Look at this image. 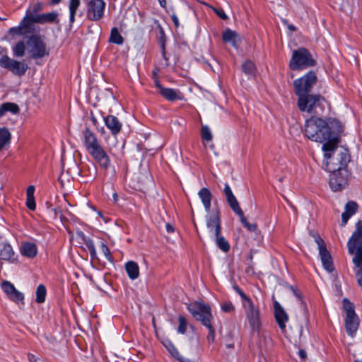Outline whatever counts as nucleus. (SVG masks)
<instances>
[{"label":"nucleus","mask_w":362,"mask_h":362,"mask_svg":"<svg viewBox=\"0 0 362 362\" xmlns=\"http://www.w3.org/2000/svg\"><path fill=\"white\" fill-rule=\"evenodd\" d=\"M342 131L341 122L332 118L327 120L320 117H311L305 124V134L311 141L323 143L322 149L332 148L336 143H339L340 134Z\"/></svg>","instance_id":"nucleus-1"},{"label":"nucleus","mask_w":362,"mask_h":362,"mask_svg":"<svg viewBox=\"0 0 362 362\" xmlns=\"http://www.w3.org/2000/svg\"><path fill=\"white\" fill-rule=\"evenodd\" d=\"M347 249L350 255H354L352 259L354 271L357 282L362 288V221H358L356 229L347 242Z\"/></svg>","instance_id":"nucleus-2"},{"label":"nucleus","mask_w":362,"mask_h":362,"mask_svg":"<svg viewBox=\"0 0 362 362\" xmlns=\"http://www.w3.org/2000/svg\"><path fill=\"white\" fill-rule=\"evenodd\" d=\"M339 143H336L329 149L322 150L325 158V170H335L347 169L350 157L346 149H339Z\"/></svg>","instance_id":"nucleus-3"},{"label":"nucleus","mask_w":362,"mask_h":362,"mask_svg":"<svg viewBox=\"0 0 362 362\" xmlns=\"http://www.w3.org/2000/svg\"><path fill=\"white\" fill-rule=\"evenodd\" d=\"M233 288L240 297L242 306L250 327L254 330L258 329L260 325V310L258 305L255 304L237 284H233Z\"/></svg>","instance_id":"nucleus-4"},{"label":"nucleus","mask_w":362,"mask_h":362,"mask_svg":"<svg viewBox=\"0 0 362 362\" xmlns=\"http://www.w3.org/2000/svg\"><path fill=\"white\" fill-rule=\"evenodd\" d=\"M325 103V98L319 94H307L298 98L299 110L310 114H322Z\"/></svg>","instance_id":"nucleus-5"},{"label":"nucleus","mask_w":362,"mask_h":362,"mask_svg":"<svg viewBox=\"0 0 362 362\" xmlns=\"http://www.w3.org/2000/svg\"><path fill=\"white\" fill-rule=\"evenodd\" d=\"M316 64L310 52L304 47L298 48L292 53L289 62V68L291 70H303Z\"/></svg>","instance_id":"nucleus-6"},{"label":"nucleus","mask_w":362,"mask_h":362,"mask_svg":"<svg viewBox=\"0 0 362 362\" xmlns=\"http://www.w3.org/2000/svg\"><path fill=\"white\" fill-rule=\"evenodd\" d=\"M28 52L33 59L48 57L49 51L43 38L40 35L30 36L26 42Z\"/></svg>","instance_id":"nucleus-7"},{"label":"nucleus","mask_w":362,"mask_h":362,"mask_svg":"<svg viewBox=\"0 0 362 362\" xmlns=\"http://www.w3.org/2000/svg\"><path fill=\"white\" fill-rule=\"evenodd\" d=\"M317 81V78L315 72L313 71H308L304 76L293 81L295 93L298 97L309 94L316 84Z\"/></svg>","instance_id":"nucleus-8"},{"label":"nucleus","mask_w":362,"mask_h":362,"mask_svg":"<svg viewBox=\"0 0 362 362\" xmlns=\"http://www.w3.org/2000/svg\"><path fill=\"white\" fill-rule=\"evenodd\" d=\"M188 310L192 315L199 321L203 326L211 322L213 315L211 307L202 302H195L188 306Z\"/></svg>","instance_id":"nucleus-9"},{"label":"nucleus","mask_w":362,"mask_h":362,"mask_svg":"<svg viewBox=\"0 0 362 362\" xmlns=\"http://www.w3.org/2000/svg\"><path fill=\"white\" fill-rule=\"evenodd\" d=\"M329 175V186L334 192L340 191L348 185L349 173L347 169L327 170Z\"/></svg>","instance_id":"nucleus-10"},{"label":"nucleus","mask_w":362,"mask_h":362,"mask_svg":"<svg viewBox=\"0 0 362 362\" xmlns=\"http://www.w3.org/2000/svg\"><path fill=\"white\" fill-rule=\"evenodd\" d=\"M0 66L11 71L14 75L21 76L28 69L25 63L14 60L7 55H3L0 58Z\"/></svg>","instance_id":"nucleus-11"},{"label":"nucleus","mask_w":362,"mask_h":362,"mask_svg":"<svg viewBox=\"0 0 362 362\" xmlns=\"http://www.w3.org/2000/svg\"><path fill=\"white\" fill-rule=\"evenodd\" d=\"M206 225L209 233L214 235L221 234V215L218 209H214L206 216Z\"/></svg>","instance_id":"nucleus-12"},{"label":"nucleus","mask_w":362,"mask_h":362,"mask_svg":"<svg viewBox=\"0 0 362 362\" xmlns=\"http://www.w3.org/2000/svg\"><path fill=\"white\" fill-rule=\"evenodd\" d=\"M105 3L103 0H90L88 4L87 18L93 21H97L104 15Z\"/></svg>","instance_id":"nucleus-13"},{"label":"nucleus","mask_w":362,"mask_h":362,"mask_svg":"<svg viewBox=\"0 0 362 362\" xmlns=\"http://www.w3.org/2000/svg\"><path fill=\"white\" fill-rule=\"evenodd\" d=\"M82 134V144L88 153L102 146L97 135L88 127H86Z\"/></svg>","instance_id":"nucleus-14"},{"label":"nucleus","mask_w":362,"mask_h":362,"mask_svg":"<svg viewBox=\"0 0 362 362\" xmlns=\"http://www.w3.org/2000/svg\"><path fill=\"white\" fill-rule=\"evenodd\" d=\"M1 289L6 293L7 297L16 303L24 304V295L18 291L14 285L8 281H4L1 283Z\"/></svg>","instance_id":"nucleus-15"},{"label":"nucleus","mask_w":362,"mask_h":362,"mask_svg":"<svg viewBox=\"0 0 362 362\" xmlns=\"http://www.w3.org/2000/svg\"><path fill=\"white\" fill-rule=\"evenodd\" d=\"M89 154L101 168L107 170L110 167V158L103 146L90 152Z\"/></svg>","instance_id":"nucleus-16"},{"label":"nucleus","mask_w":362,"mask_h":362,"mask_svg":"<svg viewBox=\"0 0 362 362\" xmlns=\"http://www.w3.org/2000/svg\"><path fill=\"white\" fill-rule=\"evenodd\" d=\"M274 316L276 321L279 326L281 332H286V323L288 321V316L284 309L281 307L279 302H274Z\"/></svg>","instance_id":"nucleus-17"},{"label":"nucleus","mask_w":362,"mask_h":362,"mask_svg":"<svg viewBox=\"0 0 362 362\" xmlns=\"http://www.w3.org/2000/svg\"><path fill=\"white\" fill-rule=\"evenodd\" d=\"M359 325V319L356 313L346 315L345 328L347 334L353 337Z\"/></svg>","instance_id":"nucleus-18"},{"label":"nucleus","mask_w":362,"mask_h":362,"mask_svg":"<svg viewBox=\"0 0 362 362\" xmlns=\"http://www.w3.org/2000/svg\"><path fill=\"white\" fill-rule=\"evenodd\" d=\"M105 124L114 136L118 134L122 129V124L115 115H107L104 118Z\"/></svg>","instance_id":"nucleus-19"},{"label":"nucleus","mask_w":362,"mask_h":362,"mask_svg":"<svg viewBox=\"0 0 362 362\" xmlns=\"http://www.w3.org/2000/svg\"><path fill=\"white\" fill-rule=\"evenodd\" d=\"M223 192L226 196V201L228 205L230 206V209L233 211V212L240 209L239 203L228 183L224 184Z\"/></svg>","instance_id":"nucleus-20"},{"label":"nucleus","mask_w":362,"mask_h":362,"mask_svg":"<svg viewBox=\"0 0 362 362\" xmlns=\"http://www.w3.org/2000/svg\"><path fill=\"white\" fill-rule=\"evenodd\" d=\"M358 204L354 201L348 202L344 206V211L341 214V224L345 226L349 219L356 213Z\"/></svg>","instance_id":"nucleus-21"},{"label":"nucleus","mask_w":362,"mask_h":362,"mask_svg":"<svg viewBox=\"0 0 362 362\" xmlns=\"http://www.w3.org/2000/svg\"><path fill=\"white\" fill-rule=\"evenodd\" d=\"M36 15L28 13V11H26V15L19 23L22 30L24 31V33L28 34L33 32L34 26L33 24L36 23V21H34Z\"/></svg>","instance_id":"nucleus-22"},{"label":"nucleus","mask_w":362,"mask_h":362,"mask_svg":"<svg viewBox=\"0 0 362 362\" xmlns=\"http://www.w3.org/2000/svg\"><path fill=\"white\" fill-rule=\"evenodd\" d=\"M159 93L168 101L181 100L183 98L182 93L179 90L173 88H164L159 91Z\"/></svg>","instance_id":"nucleus-23"},{"label":"nucleus","mask_w":362,"mask_h":362,"mask_svg":"<svg viewBox=\"0 0 362 362\" xmlns=\"http://www.w3.org/2000/svg\"><path fill=\"white\" fill-rule=\"evenodd\" d=\"M319 254L325 269L329 272H333L334 265L332 258L329 252L327 250V247L319 250Z\"/></svg>","instance_id":"nucleus-24"},{"label":"nucleus","mask_w":362,"mask_h":362,"mask_svg":"<svg viewBox=\"0 0 362 362\" xmlns=\"http://www.w3.org/2000/svg\"><path fill=\"white\" fill-rule=\"evenodd\" d=\"M198 196L204 205V209L207 213L210 212L212 194L206 187H202L198 192Z\"/></svg>","instance_id":"nucleus-25"},{"label":"nucleus","mask_w":362,"mask_h":362,"mask_svg":"<svg viewBox=\"0 0 362 362\" xmlns=\"http://www.w3.org/2000/svg\"><path fill=\"white\" fill-rule=\"evenodd\" d=\"M21 253L26 257L33 258L37 254V247L36 244L33 243H23L21 247Z\"/></svg>","instance_id":"nucleus-26"},{"label":"nucleus","mask_w":362,"mask_h":362,"mask_svg":"<svg viewBox=\"0 0 362 362\" xmlns=\"http://www.w3.org/2000/svg\"><path fill=\"white\" fill-rule=\"evenodd\" d=\"M165 349L170 353L172 357H173L175 360L179 362H191L189 358H185L182 356L177 349L175 346V345L170 341H168L164 344Z\"/></svg>","instance_id":"nucleus-27"},{"label":"nucleus","mask_w":362,"mask_h":362,"mask_svg":"<svg viewBox=\"0 0 362 362\" xmlns=\"http://www.w3.org/2000/svg\"><path fill=\"white\" fill-rule=\"evenodd\" d=\"M58 17V13L57 11H52L50 13H42L36 15V18L34 21L37 23L44 24L46 23H54L57 21Z\"/></svg>","instance_id":"nucleus-28"},{"label":"nucleus","mask_w":362,"mask_h":362,"mask_svg":"<svg viewBox=\"0 0 362 362\" xmlns=\"http://www.w3.org/2000/svg\"><path fill=\"white\" fill-rule=\"evenodd\" d=\"M19 107L17 104L11 102L4 103L0 105V117H4L7 112L13 115L19 112Z\"/></svg>","instance_id":"nucleus-29"},{"label":"nucleus","mask_w":362,"mask_h":362,"mask_svg":"<svg viewBox=\"0 0 362 362\" xmlns=\"http://www.w3.org/2000/svg\"><path fill=\"white\" fill-rule=\"evenodd\" d=\"M125 269L130 279L134 280L139 277V268L137 263H136L135 262H127L125 264Z\"/></svg>","instance_id":"nucleus-30"},{"label":"nucleus","mask_w":362,"mask_h":362,"mask_svg":"<svg viewBox=\"0 0 362 362\" xmlns=\"http://www.w3.org/2000/svg\"><path fill=\"white\" fill-rule=\"evenodd\" d=\"M238 37V33L229 28L226 29L222 35V39L224 42H229L234 47H237V37Z\"/></svg>","instance_id":"nucleus-31"},{"label":"nucleus","mask_w":362,"mask_h":362,"mask_svg":"<svg viewBox=\"0 0 362 362\" xmlns=\"http://www.w3.org/2000/svg\"><path fill=\"white\" fill-rule=\"evenodd\" d=\"M14 255V251L10 244L4 243L0 249V259L10 260Z\"/></svg>","instance_id":"nucleus-32"},{"label":"nucleus","mask_w":362,"mask_h":362,"mask_svg":"<svg viewBox=\"0 0 362 362\" xmlns=\"http://www.w3.org/2000/svg\"><path fill=\"white\" fill-rule=\"evenodd\" d=\"M234 213H235L239 217L241 223L243 225L245 228H246L249 231L255 232L257 229V226L255 223H250L247 218H245L244 213L243 210L239 209L238 210L235 211Z\"/></svg>","instance_id":"nucleus-33"},{"label":"nucleus","mask_w":362,"mask_h":362,"mask_svg":"<svg viewBox=\"0 0 362 362\" xmlns=\"http://www.w3.org/2000/svg\"><path fill=\"white\" fill-rule=\"evenodd\" d=\"M11 133L8 129L0 128V151L10 143Z\"/></svg>","instance_id":"nucleus-34"},{"label":"nucleus","mask_w":362,"mask_h":362,"mask_svg":"<svg viewBox=\"0 0 362 362\" xmlns=\"http://www.w3.org/2000/svg\"><path fill=\"white\" fill-rule=\"evenodd\" d=\"M81 5L80 0H69V23L73 24L75 21V15Z\"/></svg>","instance_id":"nucleus-35"},{"label":"nucleus","mask_w":362,"mask_h":362,"mask_svg":"<svg viewBox=\"0 0 362 362\" xmlns=\"http://www.w3.org/2000/svg\"><path fill=\"white\" fill-rule=\"evenodd\" d=\"M109 42L120 45L124 42V38L119 33L117 28L114 27L111 29Z\"/></svg>","instance_id":"nucleus-36"},{"label":"nucleus","mask_w":362,"mask_h":362,"mask_svg":"<svg viewBox=\"0 0 362 362\" xmlns=\"http://www.w3.org/2000/svg\"><path fill=\"white\" fill-rule=\"evenodd\" d=\"M214 236L215 237L217 247L224 252H228L230 247L229 243L226 240V238L223 236H221V234L215 235Z\"/></svg>","instance_id":"nucleus-37"},{"label":"nucleus","mask_w":362,"mask_h":362,"mask_svg":"<svg viewBox=\"0 0 362 362\" xmlns=\"http://www.w3.org/2000/svg\"><path fill=\"white\" fill-rule=\"evenodd\" d=\"M36 302L37 303H42L45 301L47 290L44 285L40 284L36 289Z\"/></svg>","instance_id":"nucleus-38"},{"label":"nucleus","mask_w":362,"mask_h":362,"mask_svg":"<svg viewBox=\"0 0 362 362\" xmlns=\"http://www.w3.org/2000/svg\"><path fill=\"white\" fill-rule=\"evenodd\" d=\"M25 46L23 41L18 42L13 47V54L18 57H23L25 54Z\"/></svg>","instance_id":"nucleus-39"},{"label":"nucleus","mask_w":362,"mask_h":362,"mask_svg":"<svg viewBox=\"0 0 362 362\" xmlns=\"http://www.w3.org/2000/svg\"><path fill=\"white\" fill-rule=\"evenodd\" d=\"M243 71L245 74L247 75H254L255 72V64L251 61H247L245 63H243Z\"/></svg>","instance_id":"nucleus-40"},{"label":"nucleus","mask_w":362,"mask_h":362,"mask_svg":"<svg viewBox=\"0 0 362 362\" xmlns=\"http://www.w3.org/2000/svg\"><path fill=\"white\" fill-rule=\"evenodd\" d=\"M78 235L82 238L83 243L86 246L88 251L95 248L93 240L86 236L83 232H78Z\"/></svg>","instance_id":"nucleus-41"},{"label":"nucleus","mask_w":362,"mask_h":362,"mask_svg":"<svg viewBox=\"0 0 362 362\" xmlns=\"http://www.w3.org/2000/svg\"><path fill=\"white\" fill-rule=\"evenodd\" d=\"M100 250L103 252V254L104 255L105 259L110 262H114V257L112 255V253L109 249V247H107V245L104 243L103 242H101V244H100Z\"/></svg>","instance_id":"nucleus-42"},{"label":"nucleus","mask_w":362,"mask_h":362,"mask_svg":"<svg viewBox=\"0 0 362 362\" xmlns=\"http://www.w3.org/2000/svg\"><path fill=\"white\" fill-rule=\"evenodd\" d=\"M310 235L313 236V238H314L315 243H317V245L318 246L319 250H321V249H323V248L326 247V245L325 243V241L323 240V239L317 233H314V232H311Z\"/></svg>","instance_id":"nucleus-43"},{"label":"nucleus","mask_w":362,"mask_h":362,"mask_svg":"<svg viewBox=\"0 0 362 362\" xmlns=\"http://www.w3.org/2000/svg\"><path fill=\"white\" fill-rule=\"evenodd\" d=\"M343 306L346 311V315L356 313L353 303H351L347 299H344L343 300Z\"/></svg>","instance_id":"nucleus-44"},{"label":"nucleus","mask_w":362,"mask_h":362,"mask_svg":"<svg viewBox=\"0 0 362 362\" xmlns=\"http://www.w3.org/2000/svg\"><path fill=\"white\" fill-rule=\"evenodd\" d=\"M202 138L206 141H209L212 139L211 130L207 126H203L202 127Z\"/></svg>","instance_id":"nucleus-45"},{"label":"nucleus","mask_w":362,"mask_h":362,"mask_svg":"<svg viewBox=\"0 0 362 362\" xmlns=\"http://www.w3.org/2000/svg\"><path fill=\"white\" fill-rule=\"evenodd\" d=\"M179 326L177 327V332L180 334H185L187 331V321L185 317L180 316L178 318Z\"/></svg>","instance_id":"nucleus-46"},{"label":"nucleus","mask_w":362,"mask_h":362,"mask_svg":"<svg viewBox=\"0 0 362 362\" xmlns=\"http://www.w3.org/2000/svg\"><path fill=\"white\" fill-rule=\"evenodd\" d=\"M209 329V334L206 337L209 342H214L215 339V329L211 325V322L209 325H204Z\"/></svg>","instance_id":"nucleus-47"},{"label":"nucleus","mask_w":362,"mask_h":362,"mask_svg":"<svg viewBox=\"0 0 362 362\" xmlns=\"http://www.w3.org/2000/svg\"><path fill=\"white\" fill-rule=\"evenodd\" d=\"M221 307V310L225 313H231L235 310V306L230 301L223 302Z\"/></svg>","instance_id":"nucleus-48"},{"label":"nucleus","mask_w":362,"mask_h":362,"mask_svg":"<svg viewBox=\"0 0 362 362\" xmlns=\"http://www.w3.org/2000/svg\"><path fill=\"white\" fill-rule=\"evenodd\" d=\"M43 8V4L41 2L35 3L28 11V13H33V15H38L37 13L42 11Z\"/></svg>","instance_id":"nucleus-49"},{"label":"nucleus","mask_w":362,"mask_h":362,"mask_svg":"<svg viewBox=\"0 0 362 362\" xmlns=\"http://www.w3.org/2000/svg\"><path fill=\"white\" fill-rule=\"evenodd\" d=\"M9 33H11L12 35H25V33H24V31L22 30L21 27L20 26V25H18V26H16V27L11 28L9 29Z\"/></svg>","instance_id":"nucleus-50"},{"label":"nucleus","mask_w":362,"mask_h":362,"mask_svg":"<svg viewBox=\"0 0 362 362\" xmlns=\"http://www.w3.org/2000/svg\"><path fill=\"white\" fill-rule=\"evenodd\" d=\"M26 206L30 210H35V197H27L26 199Z\"/></svg>","instance_id":"nucleus-51"},{"label":"nucleus","mask_w":362,"mask_h":362,"mask_svg":"<svg viewBox=\"0 0 362 362\" xmlns=\"http://www.w3.org/2000/svg\"><path fill=\"white\" fill-rule=\"evenodd\" d=\"M215 13L223 20L228 19V16L226 14L222 8L214 9Z\"/></svg>","instance_id":"nucleus-52"},{"label":"nucleus","mask_w":362,"mask_h":362,"mask_svg":"<svg viewBox=\"0 0 362 362\" xmlns=\"http://www.w3.org/2000/svg\"><path fill=\"white\" fill-rule=\"evenodd\" d=\"M35 186L33 185H30L28 187L27 189H26V197H34V193H35Z\"/></svg>","instance_id":"nucleus-53"},{"label":"nucleus","mask_w":362,"mask_h":362,"mask_svg":"<svg viewBox=\"0 0 362 362\" xmlns=\"http://www.w3.org/2000/svg\"><path fill=\"white\" fill-rule=\"evenodd\" d=\"M28 358L30 362H44L41 358L32 354H28Z\"/></svg>","instance_id":"nucleus-54"},{"label":"nucleus","mask_w":362,"mask_h":362,"mask_svg":"<svg viewBox=\"0 0 362 362\" xmlns=\"http://www.w3.org/2000/svg\"><path fill=\"white\" fill-rule=\"evenodd\" d=\"M153 79H154V83H155L156 87L159 89V91H161V89L164 88L165 87H163L160 83V81H159L156 73H153Z\"/></svg>","instance_id":"nucleus-55"},{"label":"nucleus","mask_w":362,"mask_h":362,"mask_svg":"<svg viewBox=\"0 0 362 362\" xmlns=\"http://www.w3.org/2000/svg\"><path fill=\"white\" fill-rule=\"evenodd\" d=\"M170 17L174 23L175 27L176 28H177L180 25L179 19H178L177 16L175 13H173Z\"/></svg>","instance_id":"nucleus-56"},{"label":"nucleus","mask_w":362,"mask_h":362,"mask_svg":"<svg viewBox=\"0 0 362 362\" xmlns=\"http://www.w3.org/2000/svg\"><path fill=\"white\" fill-rule=\"evenodd\" d=\"M90 257L92 260L97 259H98V255L96 252V249H93L91 250H89Z\"/></svg>","instance_id":"nucleus-57"},{"label":"nucleus","mask_w":362,"mask_h":362,"mask_svg":"<svg viewBox=\"0 0 362 362\" xmlns=\"http://www.w3.org/2000/svg\"><path fill=\"white\" fill-rule=\"evenodd\" d=\"M298 356L300 358L305 359L307 357L306 351L303 349H300L298 351Z\"/></svg>","instance_id":"nucleus-58"},{"label":"nucleus","mask_w":362,"mask_h":362,"mask_svg":"<svg viewBox=\"0 0 362 362\" xmlns=\"http://www.w3.org/2000/svg\"><path fill=\"white\" fill-rule=\"evenodd\" d=\"M165 228L168 233H171L174 232V228L170 223H166Z\"/></svg>","instance_id":"nucleus-59"},{"label":"nucleus","mask_w":362,"mask_h":362,"mask_svg":"<svg viewBox=\"0 0 362 362\" xmlns=\"http://www.w3.org/2000/svg\"><path fill=\"white\" fill-rule=\"evenodd\" d=\"M162 55L163 59L167 62L168 59L165 56V46L163 44L162 45Z\"/></svg>","instance_id":"nucleus-60"},{"label":"nucleus","mask_w":362,"mask_h":362,"mask_svg":"<svg viewBox=\"0 0 362 362\" xmlns=\"http://www.w3.org/2000/svg\"><path fill=\"white\" fill-rule=\"evenodd\" d=\"M159 2V4L161 7L165 8L166 6V0H158Z\"/></svg>","instance_id":"nucleus-61"},{"label":"nucleus","mask_w":362,"mask_h":362,"mask_svg":"<svg viewBox=\"0 0 362 362\" xmlns=\"http://www.w3.org/2000/svg\"><path fill=\"white\" fill-rule=\"evenodd\" d=\"M288 28L291 30V31H296V28L295 25H288Z\"/></svg>","instance_id":"nucleus-62"},{"label":"nucleus","mask_w":362,"mask_h":362,"mask_svg":"<svg viewBox=\"0 0 362 362\" xmlns=\"http://www.w3.org/2000/svg\"><path fill=\"white\" fill-rule=\"evenodd\" d=\"M60 1L61 0H51V3L53 5L58 4Z\"/></svg>","instance_id":"nucleus-63"},{"label":"nucleus","mask_w":362,"mask_h":362,"mask_svg":"<svg viewBox=\"0 0 362 362\" xmlns=\"http://www.w3.org/2000/svg\"><path fill=\"white\" fill-rule=\"evenodd\" d=\"M117 198H118L117 194L116 193H115L113 194V199H114L115 202H116L117 200Z\"/></svg>","instance_id":"nucleus-64"}]
</instances>
